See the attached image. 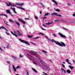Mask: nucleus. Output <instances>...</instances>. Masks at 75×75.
Here are the masks:
<instances>
[{
  "label": "nucleus",
  "instance_id": "nucleus-48",
  "mask_svg": "<svg viewBox=\"0 0 75 75\" xmlns=\"http://www.w3.org/2000/svg\"><path fill=\"white\" fill-rule=\"evenodd\" d=\"M17 8H20V9H21V7H16Z\"/></svg>",
  "mask_w": 75,
  "mask_h": 75
},
{
  "label": "nucleus",
  "instance_id": "nucleus-36",
  "mask_svg": "<svg viewBox=\"0 0 75 75\" xmlns=\"http://www.w3.org/2000/svg\"><path fill=\"white\" fill-rule=\"evenodd\" d=\"M40 61L41 62V63L42 64V65H44V64H43V63H42V61H41V60H40Z\"/></svg>",
  "mask_w": 75,
  "mask_h": 75
},
{
  "label": "nucleus",
  "instance_id": "nucleus-9",
  "mask_svg": "<svg viewBox=\"0 0 75 75\" xmlns=\"http://www.w3.org/2000/svg\"><path fill=\"white\" fill-rule=\"evenodd\" d=\"M11 9H12V10H13L14 13H16V14H17V12H16V9L15 8H12V7H11Z\"/></svg>",
  "mask_w": 75,
  "mask_h": 75
},
{
  "label": "nucleus",
  "instance_id": "nucleus-34",
  "mask_svg": "<svg viewBox=\"0 0 75 75\" xmlns=\"http://www.w3.org/2000/svg\"><path fill=\"white\" fill-rule=\"evenodd\" d=\"M42 52H45V53H47V52L45 51L44 50H42Z\"/></svg>",
  "mask_w": 75,
  "mask_h": 75
},
{
  "label": "nucleus",
  "instance_id": "nucleus-50",
  "mask_svg": "<svg viewBox=\"0 0 75 75\" xmlns=\"http://www.w3.org/2000/svg\"><path fill=\"white\" fill-rule=\"evenodd\" d=\"M63 29H64V30H68L67 29H66L65 28H63Z\"/></svg>",
  "mask_w": 75,
  "mask_h": 75
},
{
  "label": "nucleus",
  "instance_id": "nucleus-13",
  "mask_svg": "<svg viewBox=\"0 0 75 75\" xmlns=\"http://www.w3.org/2000/svg\"><path fill=\"white\" fill-rule=\"evenodd\" d=\"M6 12L7 13H8V14H10V13H11V12H10V10L9 9L6 10Z\"/></svg>",
  "mask_w": 75,
  "mask_h": 75
},
{
  "label": "nucleus",
  "instance_id": "nucleus-6",
  "mask_svg": "<svg viewBox=\"0 0 75 75\" xmlns=\"http://www.w3.org/2000/svg\"><path fill=\"white\" fill-rule=\"evenodd\" d=\"M16 4L18 6H23V5H24V3H16Z\"/></svg>",
  "mask_w": 75,
  "mask_h": 75
},
{
  "label": "nucleus",
  "instance_id": "nucleus-44",
  "mask_svg": "<svg viewBox=\"0 0 75 75\" xmlns=\"http://www.w3.org/2000/svg\"><path fill=\"white\" fill-rule=\"evenodd\" d=\"M63 69L64 70V73L66 74V71H65V69Z\"/></svg>",
  "mask_w": 75,
  "mask_h": 75
},
{
  "label": "nucleus",
  "instance_id": "nucleus-20",
  "mask_svg": "<svg viewBox=\"0 0 75 75\" xmlns=\"http://www.w3.org/2000/svg\"><path fill=\"white\" fill-rule=\"evenodd\" d=\"M69 68L71 69V70H72V69H74V67L73 66H69Z\"/></svg>",
  "mask_w": 75,
  "mask_h": 75
},
{
  "label": "nucleus",
  "instance_id": "nucleus-52",
  "mask_svg": "<svg viewBox=\"0 0 75 75\" xmlns=\"http://www.w3.org/2000/svg\"><path fill=\"white\" fill-rule=\"evenodd\" d=\"M45 37H46V38H47V39H48V38L47 37V36H45Z\"/></svg>",
  "mask_w": 75,
  "mask_h": 75
},
{
  "label": "nucleus",
  "instance_id": "nucleus-45",
  "mask_svg": "<svg viewBox=\"0 0 75 75\" xmlns=\"http://www.w3.org/2000/svg\"><path fill=\"white\" fill-rule=\"evenodd\" d=\"M25 20H30V19L29 18H25Z\"/></svg>",
  "mask_w": 75,
  "mask_h": 75
},
{
  "label": "nucleus",
  "instance_id": "nucleus-39",
  "mask_svg": "<svg viewBox=\"0 0 75 75\" xmlns=\"http://www.w3.org/2000/svg\"><path fill=\"white\" fill-rule=\"evenodd\" d=\"M39 34H41L42 35H45L44 34H42V33H39Z\"/></svg>",
  "mask_w": 75,
  "mask_h": 75
},
{
  "label": "nucleus",
  "instance_id": "nucleus-29",
  "mask_svg": "<svg viewBox=\"0 0 75 75\" xmlns=\"http://www.w3.org/2000/svg\"><path fill=\"white\" fill-rule=\"evenodd\" d=\"M48 13H47L44 15V16H48Z\"/></svg>",
  "mask_w": 75,
  "mask_h": 75
},
{
  "label": "nucleus",
  "instance_id": "nucleus-46",
  "mask_svg": "<svg viewBox=\"0 0 75 75\" xmlns=\"http://www.w3.org/2000/svg\"><path fill=\"white\" fill-rule=\"evenodd\" d=\"M26 72L28 75H29V73H28V71L27 70H26Z\"/></svg>",
  "mask_w": 75,
  "mask_h": 75
},
{
  "label": "nucleus",
  "instance_id": "nucleus-28",
  "mask_svg": "<svg viewBox=\"0 0 75 75\" xmlns=\"http://www.w3.org/2000/svg\"><path fill=\"white\" fill-rule=\"evenodd\" d=\"M20 68V67L19 66H17V67H16V69H18V68Z\"/></svg>",
  "mask_w": 75,
  "mask_h": 75
},
{
  "label": "nucleus",
  "instance_id": "nucleus-21",
  "mask_svg": "<svg viewBox=\"0 0 75 75\" xmlns=\"http://www.w3.org/2000/svg\"><path fill=\"white\" fill-rule=\"evenodd\" d=\"M5 16L7 18V15L5 14H2L1 15L0 14V16Z\"/></svg>",
  "mask_w": 75,
  "mask_h": 75
},
{
  "label": "nucleus",
  "instance_id": "nucleus-41",
  "mask_svg": "<svg viewBox=\"0 0 75 75\" xmlns=\"http://www.w3.org/2000/svg\"><path fill=\"white\" fill-rule=\"evenodd\" d=\"M62 65L63 67H64V68H65V65H64V64H62Z\"/></svg>",
  "mask_w": 75,
  "mask_h": 75
},
{
  "label": "nucleus",
  "instance_id": "nucleus-32",
  "mask_svg": "<svg viewBox=\"0 0 75 75\" xmlns=\"http://www.w3.org/2000/svg\"><path fill=\"white\" fill-rule=\"evenodd\" d=\"M41 4L42 6V7L43 8L45 7V6H44L43 5V4H42V3H41Z\"/></svg>",
  "mask_w": 75,
  "mask_h": 75
},
{
  "label": "nucleus",
  "instance_id": "nucleus-64",
  "mask_svg": "<svg viewBox=\"0 0 75 75\" xmlns=\"http://www.w3.org/2000/svg\"><path fill=\"white\" fill-rule=\"evenodd\" d=\"M73 62H75V60H73Z\"/></svg>",
  "mask_w": 75,
  "mask_h": 75
},
{
  "label": "nucleus",
  "instance_id": "nucleus-17",
  "mask_svg": "<svg viewBox=\"0 0 75 75\" xmlns=\"http://www.w3.org/2000/svg\"><path fill=\"white\" fill-rule=\"evenodd\" d=\"M66 71H67V73L68 74H70V73H71V71H70V70H69V69H67Z\"/></svg>",
  "mask_w": 75,
  "mask_h": 75
},
{
  "label": "nucleus",
  "instance_id": "nucleus-53",
  "mask_svg": "<svg viewBox=\"0 0 75 75\" xmlns=\"http://www.w3.org/2000/svg\"><path fill=\"white\" fill-rule=\"evenodd\" d=\"M17 32L18 33H20V32H19V31H18V30H17Z\"/></svg>",
  "mask_w": 75,
  "mask_h": 75
},
{
  "label": "nucleus",
  "instance_id": "nucleus-31",
  "mask_svg": "<svg viewBox=\"0 0 75 75\" xmlns=\"http://www.w3.org/2000/svg\"><path fill=\"white\" fill-rule=\"evenodd\" d=\"M41 28L42 30H45V31H46V29L42 28V27H41Z\"/></svg>",
  "mask_w": 75,
  "mask_h": 75
},
{
  "label": "nucleus",
  "instance_id": "nucleus-1",
  "mask_svg": "<svg viewBox=\"0 0 75 75\" xmlns=\"http://www.w3.org/2000/svg\"><path fill=\"white\" fill-rule=\"evenodd\" d=\"M49 40H50V41H51V42H54L55 43V44H57V45H59V46H60L61 47H62V46H63V47H66V45H65V44L64 43V42H61L62 43V44H61V43L59 42H56V41H55V40L54 39H52V40H51V39H49Z\"/></svg>",
  "mask_w": 75,
  "mask_h": 75
},
{
  "label": "nucleus",
  "instance_id": "nucleus-57",
  "mask_svg": "<svg viewBox=\"0 0 75 75\" xmlns=\"http://www.w3.org/2000/svg\"><path fill=\"white\" fill-rule=\"evenodd\" d=\"M54 21H58V20H54Z\"/></svg>",
  "mask_w": 75,
  "mask_h": 75
},
{
  "label": "nucleus",
  "instance_id": "nucleus-15",
  "mask_svg": "<svg viewBox=\"0 0 75 75\" xmlns=\"http://www.w3.org/2000/svg\"><path fill=\"white\" fill-rule=\"evenodd\" d=\"M66 62H67L68 63V64H70V65H72V64H71L70 63H69V59H66Z\"/></svg>",
  "mask_w": 75,
  "mask_h": 75
},
{
  "label": "nucleus",
  "instance_id": "nucleus-61",
  "mask_svg": "<svg viewBox=\"0 0 75 75\" xmlns=\"http://www.w3.org/2000/svg\"><path fill=\"white\" fill-rule=\"evenodd\" d=\"M63 69H61V70H62V71H63Z\"/></svg>",
  "mask_w": 75,
  "mask_h": 75
},
{
  "label": "nucleus",
  "instance_id": "nucleus-14",
  "mask_svg": "<svg viewBox=\"0 0 75 75\" xmlns=\"http://www.w3.org/2000/svg\"><path fill=\"white\" fill-rule=\"evenodd\" d=\"M4 23L6 25H8V26H10V25H8V24H7V23H8V22H7L6 21H4Z\"/></svg>",
  "mask_w": 75,
  "mask_h": 75
},
{
  "label": "nucleus",
  "instance_id": "nucleus-12",
  "mask_svg": "<svg viewBox=\"0 0 75 75\" xmlns=\"http://www.w3.org/2000/svg\"><path fill=\"white\" fill-rule=\"evenodd\" d=\"M15 23H16V24L18 25V26H20V24L19 23V22H17L16 21H15Z\"/></svg>",
  "mask_w": 75,
  "mask_h": 75
},
{
  "label": "nucleus",
  "instance_id": "nucleus-56",
  "mask_svg": "<svg viewBox=\"0 0 75 75\" xmlns=\"http://www.w3.org/2000/svg\"><path fill=\"white\" fill-rule=\"evenodd\" d=\"M46 67H47V68H49V67H48V66H46Z\"/></svg>",
  "mask_w": 75,
  "mask_h": 75
},
{
  "label": "nucleus",
  "instance_id": "nucleus-4",
  "mask_svg": "<svg viewBox=\"0 0 75 75\" xmlns=\"http://www.w3.org/2000/svg\"><path fill=\"white\" fill-rule=\"evenodd\" d=\"M51 15H55V16H59V17H62V16L61 15L57 13H53L51 14Z\"/></svg>",
  "mask_w": 75,
  "mask_h": 75
},
{
  "label": "nucleus",
  "instance_id": "nucleus-54",
  "mask_svg": "<svg viewBox=\"0 0 75 75\" xmlns=\"http://www.w3.org/2000/svg\"><path fill=\"white\" fill-rule=\"evenodd\" d=\"M0 50H1V51H2V49H1L0 47Z\"/></svg>",
  "mask_w": 75,
  "mask_h": 75
},
{
  "label": "nucleus",
  "instance_id": "nucleus-38",
  "mask_svg": "<svg viewBox=\"0 0 75 75\" xmlns=\"http://www.w3.org/2000/svg\"><path fill=\"white\" fill-rule=\"evenodd\" d=\"M72 16L73 17H75V13H74L72 14Z\"/></svg>",
  "mask_w": 75,
  "mask_h": 75
},
{
  "label": "nucleus",
  "instance_id": "nucleus-23",
  "mask_svg": "<svg viewBox=\"0 0 75 75\" xmlns=\"http://www.w3.org/2000/svg\"><path fill=\"white\" fill-rule=\"evenodd\" d=\"M9 21H10L11 22H12V23H14V21H13L11 19H9Z\"/></svg>",
  "mask_w": 75,
  "mask_h": 75
},
{
  "label": "nucleus",
  "instance_id": "nucleus-42",
  "mask_svg": "<svg viewBox=\"0 0 75 75\" xmlns=\"http://www.w3.org/2000/svg\"><path fill=\"white\" fill-rule=\"evenodd\" d=\"M7 62L8 64H10V61H7Z\"/></svg>",
  "mask_w": 75,
  "mask_h": 75
},
{
  "label": "nucleus",
  "instance_id": "nucleus-37",
  "mask_svg": "<svg viewBox=\"0 0 75 75\" xmlns=\"http://www.w3.org/2000/svg\"><path fill=\"white\" fill-rule=\"evenodd\" d=\"M40 61L41 62V63L42 64V65H44V64H43V63H42V61H41V60H40Z\"/></svg>",
  "mask_w": 75,
  "mask_h": 75
},
{
  "label": "nucleus",
  "instance_id": "nucleus-22",
  "mask_svg": "<svg viewBox=\"0 0 75 75\" xmlns=\"http://www.w3.org/2000/svg\"><path fill=\"white\" fill-rule=\"evenodd\" d=\"M52 24V22L46 23H45V24H46V25H49V24Z\"/></svg>",
  "mask_w": 75,
  "mask_h": 75
},
{
  "label": "nucleus",
  "instance_id": "nucleus-10",
  "mask_svg": "<svg viewBox=\"0 0 75 75\" xmlns=\"http://www.w3.org/2000/svg\"><path fill=\"white\" fill-rule=\"evenodd\" d=\"M11 32L13 34V35H15V37H18V35H17V34H14L12 31H11Z\"/></svg>",
  "mask_w": 75,
  "mask_h": 75
},
{
  "label": "nucleus",
  "instance_id": "nucleus-16",
  "mask_svg": "<svg viewBox=\"0 0 75 75\" xmlns=\"http://www.w3.org/2000/svg\"><path fill=\"white\" fill-rule=\"evenodd\" d=\"M13 69L14 70V71H15V72H16V68L15 67H14V65H13Z\"/></svg>",
  "mask_w": 75,
  "mask_h": 75
},
{
  "label": "nucleus",
  "instance_id": "nucleus-62",
  "mask_svg": "<svg viewBox=\"0 0 75 75\" xmlns=\"http://www.w3.org/2000/svg\"><path fill=\"white\" fill-rule=\"evenodd\" d=\"M23 27H25V26H24V25H23Z\"/></svg>",
  "mask_w": 75,
  "mask_h": 75
},
{
  "label": "nucleus",
  "instance_id": "nucleus-33",
  "mask_svg": "<svg viewBox=\"0 0 75 75\" xmlns=\"http://www.w3.org/2000/svg\"><path fill=\"white\" fill-rule=\"evenodd\" d=\"M40 38V37H38L36 38H34V39H35V40L36 39H38V38Z\"/></svg>",
  "mask_w": 75,
  "mask_h": 75
},
{
  "label": "nucleus",
  "instance_id": "nucleus-18",
  "mask_svg": "<svg viewBox=\"0 0 75 75\" xmlns=\"http://www.w3.org/2000/svg\"><path fill=\"white\" fill-rule=\"evenodd\" d=\"M52 1L53 2H54V3H55L56 5H57V4H58V3H57V2L55 1V0H52Z\"/></svg>",
  "mask_w": 75,
  "mask_h": 75
},
{
  "label": "nucleus",
  "instance_id": "nucleus-3",
  "mask_svg": "<svg viewBox=\"0 0 75 75\" xmlns=\"http://www.w3.org/2000/svg\"><path fill=\"white\" fill-rule=\"evenodd\" d=\"M19 40L22 42H23V43H25V44H28L29 45H30V44L28 43V42H27V41H25L24 40H22L20 38H18Z\"/></svg>",
  "mask_w": 75,
  "mask_h": 75
},
{
  "label": "nucleus",
  "instance_id": "nucleus-60",
  "mask_svg": "<svg viewBox=\"0 0 75 75\" xmlns=\"http://www.w3.org/2000/svg\"><path fill=\"white\" fill-rule=\"evenodd\" d=\"M63 64H64L65 63L64 62H63Z\"/></svg>",
  "mask_w": 75,
  "mask_h": 75
},
{
  "label": "nucleus",
  "instance_id": "nucleus-30",
  "mask_svg": "<svg viewBox=\"0 0 75 75\" xmlns=\"http://www.w3.org/2000/svg\"><path fill=\"white\" fill-rule=\"evenodd\" d=\"M19 57H20V58H22L23 57V55H21V54H20Z\"/></svg>",
  "mask_w": 75,
  "mask_h": 75
},
{
  "label": "nucleus",
  "instance_id": "nucleus-19",
  "mask_svg": "<svg viewBox=\"0 0 75 75\" xmlns=\"http://www.w3.org/2000/svg\"><path fill=\"white\" fill-rule=\"evenodd\" d=\"M32 69L34 71V72H35L36 73H37V70H35V69L32 68Z\"/></svg>",
  "mask_w": 75,
  "mask_h": 75
},
{
  "label": "nucleus",
  "instance_id": "nucleus-11",
  "mask_svg": "<svg viewBox=\"0 0 75 75\" xmlns=\"http://www.w3.org/2000/svg\"><path fill=\"white\" fill-rule=\"evenodd\" d=\"M12 58H13V59H14V61H16L17 60V58L16 57H14V56H12Z\"/></svg>",
  "mask_w": 75,
  "mask_h": 75
},
{
  "label": "nucleus",
  "instance_id": "nucleus-49",
  "mask_svg": "<svg viewBox=\"0 0 75 75\" xmlns=\"http://www.w3.org/2000/svg\"><path fill=\"white\" fill-rule=\"evenodd\" d=\"M10 15H11V16H14V15H12V14L11 13H10Z\"/></svg>",
  "mask_w": 75,
  "mask_h": 75
},
{
  "label": "nucleus",
  "instance_id": "nucleus-26",
  "mask_svg": "<svg viewBox=\"0 0 75 75\" xmlns=\"http://www.w3.org/2000/svg\"><path fill=\"white\" fill-rule=\"evenodd\" d=\"M52 35H53V36H54V37H57V35H56V34H53Z\"/></svg>",
  "mask_w": 75,
  "mask_h": 75
},
{
  "label": "nucleus",
  "instance_id": "nucleus-43",
  "mask_svg": "<svg viewBox=\"0 0 75 75\" xmlns=\"http://www.w3.org/2000/svg\"><path fill=\"white\" fill-rule=\"evenodd\" d=\"M42 25L44 26V27H48V26H46L45 25L42 24Z\"/></svg>",
  "mask_w": 75,
  "mask_h": 75
},
{
  "label": "nucleus",
  "instance_id": "nucleus-25",
  "mask_svg": "<svg viewBox=\"0 0 75 75\" xmlns=\"http://www.w3.org/2000/svg\"><path fill=\"white\" fill-rule=\"evenodd\" d=\"M55 11H60V10H59V9H56Z\"/></svg>",
  "mask_w": 75,
  "mask_h": 75
},
{
  "label": "nucleus",
  "instance_id": "nucleus-35",
  "mask_svg": "<svg viewBox=\"0 0 75 75\" xmlns=\"http://www.w3.org/2000/svg\"><path fill=\"white\" fill-rule=\"evenodd\" d=\"M35 18L36 20H38V17L37 16H35Z\"/></svg>",
  "mask_w": 75,
  "mask_h": 75
},
{
  "label": "nucleus",
  "instance_id": "nucleus-8",
  "mask_svg": "<svg viewBox=\"0 0 75 75\" xmlns=\"http://www.w3.org/2000/svg\"><path fill=\"white\" fill-rule=\"evenodd\" d=\"M59 35L61 37H63V38H66V36L62 34L61 33H59Z\"/></svg>",
  "mask_w": 75,
  "mask_h": 75
},
{
  "label": "nucleus",
  "instance_id": "nucleus-40",
  "mask_svg": "<svg viewBox=\"0 0 75 75\" xmlns=\"http://www.w3.org/2000/svg\"><path fill=\"white\" fill-rule=\"evenodd\" d=\"M8 47H9V45H8L7 46H6V48H8Z\"/></svg>",
  "mask_w": 75,
  "mask_h": 75
},
{
  "label": "nucleus",
  "instance_id": "nucleus-2",
  "mask_svg": "<svg viewBox=\"0 0 75 75\" xmlns=\"http://www.w3.org/2000/svg\"><path fill=\"white\" fill-rule=\"evenodd\" d=\"M1 28H2V29H4V30H6L7 31H6V34L8 35H10V33H7V32H8V30H7L6 28H5L4 26H1V27H0V29H1Z\"/></svg>",
  "mask_w": 75,
  "mask_h": 75
},
{
  "label": "nucleus",
  "instance_id": "nucleus-7",
  "mask_svg": "<svg viewBox=\"0 0 75 75\" xmlns=\"http://www.w3.org/2000/svg\"><path fill=\"white\" fill-rule=\"evenodd\" d=\"M19 21H21L23 24H25V22H24V21H23L22 19L19 18L18 19Z\"/></svg>",
  "mask_w": 75,
  "mask_h": 75
},
{
  "label": "nucleus",
  "instance_id": "nucleus-5",
  "mask_svg": "<svg viewBox=\"0 0 75 75\" xmlns=\"http://www.w3.org/2000/svg\"><path fill=\"white\" fill-rule=\"evenodd\" d=\"M6 4L7 6H11L12 7H16V6L14 5H13L11 4L10 3H6Z\"/></svg>",
  "mask_w": 75,
  "mask_h": 75
},
{
  "label": "nucleus",
  "instance_id": "nucleus-27",
  "mask_svg": "<svg viewBox=\"0 0 75 75\" xmlns=\"http://www.w3.org/2000/svg\"><path fill=\"white\" fill-rule=\"evenodd\" d=\"M18 35H19V36H21H21L23 35L21 34V33L20 32L19 33V34Z\"/></svg>",
  "mask_w": 75,
  "mask_h": 75
},
{
  "label": "nucleus",
  "instance_id": "nucleus-47",
  "mask_svg": "<svg viewBox=\"0 0 75 75\" xmlns=\"http://www.w3.org/2000/svg\"><path fill=\"white\" fill-rule=\"evenodd\" d=\"M21 10H25V9L23 8H21Z\"/></svg>",
  "mask_w": 75,
  "mask_h": 75
},
{
  "label": "nucleus",
  "instance_id": "nucleus-63",
  "mask_svg": "<svg viewBox=\"0 0 75 75\" xmlns=\"http://www.w3.org/2000/svg\"><path fill=\"white\" fill-rule=\"evenodd\" d=\"M16 75H18V74H16Z\"/></svg>",
  "mask_w": 75,
  "mask_h": 75
},
{
  "label": "nucleus",
  "instance_id": "nucleus-58",
  "mask_svg": "<svg viewBox=\"0 0 75 75\" xmlns=\"http://www.w3.org/2000/svg\"><path fill=\"white\" fill-rule=\"evenodd\" d=\"M39 13H40V14H42V12H40Z\"/></svg>",
  "mask_w": 75,
  "mask_h": 75
},
{
  "label": "nucleus",
  "instance_id": "nucleus-51",
  "mask_svg": "<svg viewBox=\"0 0 75 75\" xmlns=\"http://www.w3.org/2000/svg\"><path fill=\"white\" fill-rule=\"evenodd\" d=\"M45 18H47V17H43V19H45Z\"/></svg>",
  "mask_w": 75,
  "mask_h": 75
},
{
  "label": "nucleus",
  "instance_id": "nucleus-59",
  "mask_svg": "<svg viewBox=\"0 0 75 75\" xmlns=\"http://www.w3.org/2000/svg\"><path fill=\"white\" fill-rule=\"evenodd\" d=\"M34 64H35L36 65H37V64L36 63H35Z\"/></svg>",
  "mask_w": 75,
  "mask_h": 75
},
{
  "label": "nucleus",
  "instance_id": "nucleus-24",
  "mask_svg": "<svg viewBox=\"0 0 75 75\" xmlns=\"http://www.w3.org/2000/svg\"><path fill=\"white\" fill-rule=\"evenodd\" d=\"M33 35H28V37H29V38H31V37H33Z\"/></svg>",
  "mask_w": 75,
  "mask_h": 75
},
{
  "label": "nucleus",
  "instance_id": "nucleus-55",
  "mask_svg": "<svg viewBox=\"0 0 75 75\" xmlns=\"http://www.w3.org/2000/svg\"><path fill=\"white\" fill-rule=\"evenodd\" d=\"M45 75H48L47 74V73H45Z\"/></svg>",
  "mask_w": 75,
  "mask_h": 75
}]
</instances>
